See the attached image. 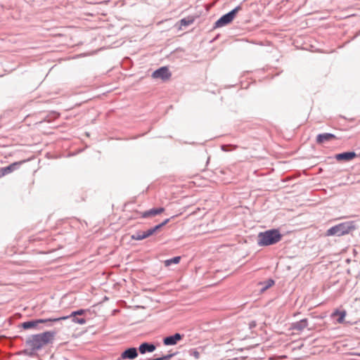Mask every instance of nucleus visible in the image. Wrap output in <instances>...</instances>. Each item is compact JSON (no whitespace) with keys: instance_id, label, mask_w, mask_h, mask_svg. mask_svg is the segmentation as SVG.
Instances as JSON below:
<instances>
[{"instance_id":"obj_1","label":"nucleus","mask_w":360,"mask_h":360,"mask_svg":"<svg viewBox=\"0 0 360 360\" xmlns=\"http://www.w3.org/2000/svg\"><path fill=\"white\" fill-rule=\"evenodd\" d=\"M56 335V332L55 330H49L30 335L26 340L25 344L32 351L28 352L27 349H25L23 353L32 356L36 351L41 349L44 346L52 343Z\"/></svg>"},{"instance_id":"obj_18","label":"nucleus","mask_w":360,"mask_h":360,"mask_svg":"<svg viewBox=\"0 0 360 360\" xmlns=\"http://www.w3.org/2000/svg\"><path fill=\"white\" fill-rule=\"evenodd\" d=\"M87 311H88V309H77L75 311H72L70 315L63 316H61V318H64L63 320H66L70 318L74 319V318L77 317V316L84 315V314H86V312Z\"/></svg>"},{"instance_id":"obj_28","label":"nucleus","mask_w":360,"mask_h":360,"mask_svg":"<svg viewBox=\"0 0 360 360\" xmlns=\"http://www.w3.org/2000/svg\"><path fill=\"white\" fill-rule=\"evenodd\" d=\"M148 360H155V359H154V358H153V359H148Z\"/></svg>"},{"instance_id":"obj_8","label":"nucleus","mask_w":360,"mask_h":360,"mask_svg":"<svg viewBox=\"0 0 360 360\" xmlns=\"http://www.w3.org/2000/svg\"><path fill=\"white\" fill-rule=\"evenodd\" d=\"M24 162H25V160L20 161V162H15L13 163L10 164L8 166L1 167L0 168V177L7 175V174L14 172L15 170L18 169L20 167V166L21 165V164Z\"/></svg>"},{"instance_id":"obj_22","label":"nucleus","mask_w":360,"mask_h":360,"mask_svg":"<svg viewBox=\"0 0 360 360\" xmlns=\"http://www.w3.org/2000/svg\"><path fill=\"white\" fill-rule=\"evenodd\" d=\"M238 148L237 145H233V144H223L221 146V150L224 152H229L232 151L233 150H236Z\"/></svg>"},{"instance_id":"obj_19","label":"nucleus","mask_w":360,"mask_h":360,"mask_svg":"<svg viewBox=\"0 0 360 360\" xmlns=\"http://www.w3.org/2000/svg\"><path fill=\"white\" fill-rule=\"evenodd\" d=\"M275 281L272 278H269L264 282H260L259 285H262L261 292H264L267 289H269L270 287H271L273 285H274Z\"/></svg>"},{"instance_id":"obj_24","label":"nucleus","mask_w":360,"mask_h":360,"mask_svg":"<svg viewBox=\"0 0 360 360\" xmlns=\"http://www.w3.org/2000/svg\"><path fill=\"white\" fill-rule=\"evenodd\" d=\"M72 321L75 323H78L80 325L85 324L86 323V320L84 318H78L75 317L74 319H72Z\"/></svg>"},{"instance_id":"obj_21","label":"nucleus","mask_w":360,"mask_h":360,"mask_svg":"<svg viewBox=\"0 0 360 360\" xmlns=\"http://www.w3.org/2000/svg\"><path fill=\"white\" fill-rule=\"evenodd\" d=\"M181 257L180 256H176L171 259H166L164 263L165 266H169L172 264H177L180 262Z\"/></svg>"},{"instance_id":"obj_3","label":"nucleus","mask_w":360,"mask_h":360,"mask_svg":"<svg viewBox=\"0 0 360 360\" xmlns=\"http://www.w3.org/2000/svg\"><path fill=\"white\" fill-rule=\"evenodd\" d=\"M357 229V226L354 221H347L336 224L326 231V236L340 237L347 234L352 233Z\"/></svg>"},{"instance_id":"obj_17","label":"nucleus","mask_w":360,"mask_h":360,"mask_svg":"<svg viewBox=\"0 0 360 360\" xmlns=\"http://www.w3.org/2000/svg\"><path fill=\"white\" fill-rule=\"evenodd\" d=\"M346 315H347V313H346L345 310H342L341 311V310H339V309H335L332 313L331 316L333 318H335V317L338 316L337 322L339 323H342L344 322Z\"/></svg>"},{"instance_id":"obj_11","label":"nucleus","mask_w":360,"mask_h":360,"mask_svg":"<svg viewBox=\"0 0 360 360\" xmlns=\"http://www.w3.org/2000/svg\"><path fill=\"white\" fill-rule=\"evenodd\" d=\"M156 349V345L153 342H143L140 344L138 351L141 354L152 353Z\"/></svg>"},{"instance_id":"obj_5","label":"nucleus","mask_w":360,"mask_h":360,"mask_svg":"<svg viewBox=\"0 0 360 360\" xmlns=\"http://www.w3.org/2000/svg\"><path fill=\"white\" fill-rule=\"evenodd\" d=\"M158 231V228L156 226L148 229L147 231L141 232L136 231L135 233L131 235V238L134 240H141L145 238H147L152 235H153L155 232Z\"/></svg>"},{"instance_id":"obj_26","label":"nucleus","mask_w":360,"mask_h":360,"mask_svg":"<svg viewBox=\"0 0 360 360\" xmlns=\"http://www.w3.org/2000/svg\"><path fill=\"white\" fill-rule=\"evenodd\" d=\"M189 353L191 356H194L196 359L200 358V352L196 349H191Z\"/></svg>"},{"instance_id":"obj_29","label":"nucleus","mask_w":360,"mask_h":360,"mask_svg":"<svg viewBox=\"0 0 360 360\" xmlns=\"http://www.w3.org/2000/svg\"><path fill=\"white\" fill-rule=\"evenodd\" d=\"M359 155H360V153H359Z\"/></svg>"},{"instance_id":"obj_16","label":"nucleus","mask_w":360,"mask_h":360,"mask_svg":"<svg viewBox=\"0 0 360 360\" xmlns=\"http://www.w3.org/2000/svg\"><path fill=\"white\" fill-rule=\"evenodd\" d=\"M308 326V320L307 319H301L299 321L292 323V328L297 331H302Z\"/></svg>"},{"instance_id":"obj_9","label":"nucleus","mask_w":360,"mask_h":360,"mask_svg":"<svg viewBox=\"0 0 360 360\" xmlns=\"http://www.w3.org/2000/svg\"><path fill=\"white\" fill-rule=\"evenodd\" d=\"M357 157V154L354 151H345L335 155V158L338 161L349 162Z\"/></svg>"},{"instance_id":"obj_14","label":"nucleus","mask_w":360,"mask_h":360,"mask_svg":"<svg viewBox=\"0 0 360 360\" xmlns=\"http://www.w3.org/2000/svg\"><path fill=\"white\" fill-rule=\"evenodd\" d=\"M164 211H165V208L162 207H154V208H152V209H150L148 210L143 212L141 214V217L142 218H148V217H150L152 216H155V215L162 213Z\"/></svg>"},{"instance_id":"obj_27","label":"nucleus","mask_w":360,"mask_h":360,"mask_svg":"<svg viewBox=\"0 0 360 360\" xmlns=\"http://www.w3.org/2000/svg\"><path fill=\"white\" fill-rule=\"evenodd\" d=\"M257 326V323L255 321H252L250 323H249V328L250 329L255 328V326Z\"/></svg>"},{"instance_id":"obj_25","label":"nucleus","mask_w":360,"mask_h":360,"mask_svg":"<svg viewBox=\"0 0 360 360\" xmlns=\"http://www.w3.org/2000/svg\"><path fill=\"white\" fill-rule=\"evenodd\" d=\"M174 217V216L172 217L171 218H167V219H165L163 221H162L161 223L155 225L156 226H158V231L160 229H162L163 226H165L166 224H167L169 223V221H170V219Z\"/></svg>"},{"instance_id":"obj_10","label":"nucleus","mask_w":360,"mask_h":360,"mask_svg":"<svg viewBox=\"0 0 360 360\" xmlns=\"http://www.w3.org/2000/svg\"><path fill=\"white\" fill-rule=\"evenodd\" d=\"M172 73L169 69H156L153 73L152 77L155 79H161L162 81H166L170 78Z\"/></svg>"},{"instance_id":"obj_13","label":"nucleus","mask_w":360,"mask_h":360,"mask_svg":"<svg viewBox=\"0 0 360 360\" xmlns=\"http://www.w3.org/2000/svg\"><path fill=\"white\" fill-rule=\"evenodd\" d=\"M335 139H336V136L335 134L332 133H323L319 134L316 136V141L318 144H322L325 142H328Z\"/></svg>"},{"instance_id":"obj_20","label":"nucleus","mask_w":360,"mask_h":360,"mask_svg":"<svg viewBox=\"0 0 360 360\" xmlns=\"http://www.w3.org/2000/svg\"><path fill=\"white\" fill-rule=\"evenodd\" d=\"M195 21V17L193 16H188L186 18H182L180 21V25L186 27L191 24H193Z\"/></svg>"},{"instance_id":"obj_4","label":"nucleus","mask_w":360,"mask_h":360,"mask_svg":"<svg viewBox=\"0 0 360 360\" xmlns=\"http://www.w3.org/2000/svg\"><path fill=\"white\" fill-rule=\"evenodd\" d=\"M240 10H242L241 6H238L229 13L223 15L215 22L214 27H221L230 24Z\"/></svg>"},{"instance_id":"obj_7","label":"nucleus","mask_w":360,"mask_h":360,"mask_svg":"<svg viewBox=\"0 0 360 360\" xmlns=\"http://www.w3.org/2000/svg\"><path fill=\"white\" fill-rule=\"evenodd\" d=\"M184 335L176 333L174 335L166 336L163 338V344L166 346H173L177 344L179 341L182 340Z\"/></svg>"},{"instance_id":"obj_6","label":"nucleus","mask_w":360,"mask_h":360,"mask_svg":"<svg viewBox=\"0 0 360 360\" xmlns=\"http://www.w3.org/2000/svg\"><path fill=\"white\" fill-rule=\"evenodd\" d=\"M139 355V351L136 347H131L122 352L118 360H134Z\"/></svg>"},{"instance_id":"obj_2","label":"nucleus","mask_w":360,"mask_h":360,"mask_svg":"<svg viewBox=\"0 0 360 360\" xmlns=\"http://www.w3.org/2000/svg\"><path fill=\"white\" fill-rule=\"evenodd\" d=\"M282 234L277 229H271L259 233L257 236V245L261 247L269 246L279 242Z\"/></svg>"},{"instance_id":"obj_15","label":"nucleus","mask_w":360,"mask_h":360,"mask_svg":"<svg viewBox=\"0 0 360 360\" xmlns=\"http://www.w3.org/2000/svg\"><path fill=\"white\" fill-rule=\"evenodd\" d=\"M64 318L60 317H51L48 319H37L39 326H41L43 323H46L47 327L53 326V323L63 321Z\"/></svg>"},{"instance_id":"obj_12","label":"nucleus","mask_w":360,"mask_h":360,"mask_svg":"<svg viewBox=\"0 0 360 360\" xmlns=\"http://www.w3.org/2000/svg\"><path fill=\"white\" fill-rule=\"evenodd\" d=\"M20 327L24 330L36 329L41 330L44 328V326H39L37 319H31L27 321L21 323Z\"/></svg>"},{"instance_id":"obj_23","label":"nucleus","mask_w":360,"mask_h":360,"mask_svg":"<svg viewBox=\"0 0 360 360\" xmlns=\"http://www.w3.org/2000/svg\"><path fill=\"white\" fill-rule=\"evenodd\" d=\"M176 354V353H170L166 355H162L160 357L154 358L155 360H169L173 356H174Z\"/></svg>"}]
</instances>
